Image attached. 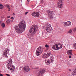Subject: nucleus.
I'll return each instance as SVG.
<instances>
[{
    "label": "nucleus",
    "instance_id": "obj_1",
    "mask_svg": "<svg viewBox=\"0 0 76 76\" xmlns=\"http://www.w3.org/2000/svg\"><path fill=\"white\" fill-rule=\"evenodd\" d=\"M18 26H16L15 28V31L18 34H20L22 32L25 30L26 25L25 21H23L20 22V23L18 25Z\"/></svg>",
    "mask_w": 76,
    "mask_h": 76
},
{
    "label": "nucleus",
    "instance_id": "obj_2",
    "mask_svg": "<svg viewBox=\"0 0 76 76\" xmlns=\"http://www.w3.org/2000/svg\"><path fill=\"white\" fill-rule=\"evenodd\" d=\"M38 30V26L34 24L32 25V26L30 28L29 32L31 34H35Z\"/></svg>",
    "mask_w": 76,
    "mask_h": 76
},
{
    "label": "nucleus",
    "instance_id": "obj_3",
    "mask_svg": "<svg viewBox=\"0 0 76 76\" xmlns=\"http://www.w3.org/2000/svg\"><path fill=\"white\" fill-rule=\"evenodd\" d=\"M44 29H45L46 31L48 32H50L51 31H53V29H52V28L50 25V24H47L46 25H45L43 27Z\"/></svg>",
    "mask_w": 76,
    "mask_h": 76
},
{
    "label": "nucleus",
    "instance_id": "obj_4",
    "mask_svg": "<svg viewBox=\"0 0 76 76\" xmlns=\"http://www.w3.org/2000/svg\"><path fill=\"white\" fill-rule=\"evenodd\" d=\"M43 51V48L41 47H39L37 49L36 54L37 56H39L40 55H41Z\"/></svg>",
    "mask_w": 76,
    "mask_h": 76
},
{
    "label": "nucleus",
    "instance_id": "obj_5",
    "mask_svg": "<svg viewBox=\"0 0 76 76\" xmlns=\"http://www.w3.org/2000/svg\"><path fill=\"white\" fill-rule=\"evenodd\" d=\"M57 6L58 7L61 9L63 8V0H59L57 3Z\"/></svg>",
    "mask_w": 76,
    "mask_h": 76
},
{
    "label": "nucleus",
    "instance_id": "obj_6",
    "mask_svg": "<svg viewBox=\"0 0 76 76\" xmlns=\"http://www.w3.org/2000/svg\"><path fill=\"white\" fill-rule=\"evenodd\" d=\"M31 15L34 17L37 18L39 16V14L38 12H34L32 13Z\"/></svg>",
    "mask_w": 76,
    "mask_h": 76
},
{
    "label": "nucleus",
    "instance_id": "obj_7",
    "mask_svg": "<svg viewBox=\"0 0 76 76\" xmlns=\"http://www.w3.org/2000/svg\"><path fill=\"white\" fill-rule=\"evenodd\" d=\"M30 70V68L28 66H26L23 68V71L24 72H28Z\"/></svg>",
    "mask_w": 76,
    "mask_h": 76
},
{
    "label": "nucleus",
    "instance_id": "obj_8",
    "mask_svg": "<svg viewBox=\"0 0 76 76\" xmlns=\"http://www.w3.org/2000/svg\"><path fill=\"white\" fill-rule=\"evenodd\" d=\"M48 12L49 13V17L50 18L52 19L53 18V14L54 13H53V11H50V10H48Z\"/></svg>",
    "mask_w": 76,
    "mask_h": 76
},
{
    "label": "nucleus",
    "instance_id": "obj_9",
    "mask_svg": "<svg viewBox=\"0 0 76 76\" xmlns=\"http://www.w3.org/2000/svg\"><path fill=\"white\" fill-rule=\"evenodd\" d=\"M8 61L9 62L7 64V67H8V69H9L12 66V59H10Z\"/></svg>",
    "mask_w": 76,
    "mask_h": 76
},
{
    "label": "nucleus",
    "instance_id": "obj_10",
    "mask_svg": "<svg viewBox=\"0 0 76 76\" xmlns=\"http://www.w3.org/2000/svg\"><path fill=\"white\" fill-rule=\"evenodd\" d=\"M45 72V69H41L40 71L38 74V76H41Z\"/></svg>",
    "mask_w": 76,
    "mask_h": 76
},
{
    "label": "nucleus",
    "instance_id": "obj_11",
    "mask_svg": "<svg viewBox=\"0 0 76 76\" xmlns=\"http://www.w3.org/2000/svg\"><path fill=\"white\" fill-rule=\"evenodd\" d=\"M50 54L51 53L50 52H48L47 54L45 53L44 55L42 56V57L43 58H47V57H49Z\"/></svg>",
    "mask_w": 76,
    "mask_h": 76
},
{
    "label": "nucleus",
    "instance_id": "obj_12",
    "mask_svg": "<svg viewBox=\"0 0 76 76\" xmlns=\"http://www.w3.org/2000/svg\"><path fill=\"white\" fill-rule=\"evenodd\" d=\"M63 24L65 26H69L71 25V22L70 21H67L63 23Z\"/></svg>",
    "mask_w": 76,
    "mask_h": 76
},
{
    "label": "nucleus",
    "instance_id": "obj_13",
    "mask_svg": "<svg viewBox=\"0 0 76 76\" xmlns=\"http://www.w3.org/2000/svg\"><path fill=\"white\" fill-rule=\"evenodd\" d=\"M9 51V49H6L4 50V55L5 57L6 58H8V56H9V54H7V52Z\"/></svg>",
    "mask_w": 76,
    "mask_h": 76
},
{
    "label": "nucleus",
    "instance_id": "obj_14",
    "mask_svg": "<svg viewBox=\"0 0 76 76\" xmlns=\"http://www.w3.org/2000/svg\"><path fill=\"white\" fill-rule=\"evenodd\" d=\"M52 48L54 50H58L57 48V44H56L55 45H54L53 46Z\"/></svg>",
    "mask_w": 76,
    "mask_h": 76
},
{
    "label": "nucleus",
    "instance_id": "obj_15",
    "mask_svg": "<svg viewBox=\"0 0 76 76\" xmlns=\"http://www.w3.org/2000/svg\"><path fill=\"white\" fill-rule=\"evenodd\" d=\"M67 53L68 55H72V50H69L67 51Z\"/></svg>",
    "mask_w": 76,
    "mask_h": 76
},
{
    "label": "nucleus",
    "instance_id": "obj_16",
    "mask_svg": "<svg viewBox=\"0 0 76 76\" xmlns=\"http://www.w3.org/2000/svg\"><path fill=\"white\" fill-rule=\"evenodd\" d=\"M57 46L58 48V50H59L60 48H62V45L61 44L57 45Z\"/></svg>",
    "mask_w": 76,
    "mask_h": 76
},
{
    "label": "nucleus",
    "instance_id": "obj_17",
    "mask_svg": "<svg viewBox=\"0 0 76 76\" xmlns=\"http://www.w3.org/2000/svg\"><path fill=\"white\" fill-rule=\"evenodd\" d=\"M49 61H50V60L48 59V60H46L45 61V62L46 63V64H50V62H49Z\"/></svg>",
    "mask_w": 76,
    "mask_h": 76
},
{
    "label": "nucleus",
    "instance_id": "obj_18",
    "mask_svg": "<svg viewBox=\"0 0 76 76\" xmlns=\"http://www.w3.org/2000/svg\"><path fill=\"white\" fill-rule=\"evenodd\" d=\"M72 75L73 76H75L76 75V68L75 69V70L72 72Z\"/></svg>",
    "mask_w": 76,
    "mask_h": 76
},
{
    "label": "nucleus",
    "instance_id": "obj_19",
    "mask_svg": "<svg viewBox=\"0 0 76 76\" xmlns=\"http://www.w3.org/2000/svg\"><path fill=\"white\" fill-rule=\"evenodd\" d=\"M4 7L3 5L2 4H0V9H2Z\"/></svg>",
    "mask_w": 76,
    "mask_h": 76
},
{
    "label": "nucleus",
    "instance_id": "obj_20",
    "mask_svg": "<svg viewBox=\"0 0 76 76\" xmlns=\"http://www.w3.org/2000/svg\"><path fill=\"white\" fill-rule=\"evenodd\" d=\"M67 32L68 33V34H72V30L70 29L69 31H68Z\"/></svg>",
    "mask_w": 76,
    "mask_h": 76
},
{
    "label": "nucleus",
    "instance_id": "obj_21",
    "mask_svg": "<svg viewBox=\"0 0 76 76\" xmlns=\"http://www.w3.org/2000/svg\"><path fill=\"white\" fill-rule=\"evenodd\" d=\"M53 60H54L53 59V56H51L50 57V60L52 63H53Z\"/></svg>",
    "mask_w": 76,
    "mask_h": 76
},
{
    "label": "nucleus",
    "instance_id": "obj_22",
    "mask_svg": "<svg viewBox=\"0 0 76 76\" xmlns=\"http://www.w3.org/2000/svg\"><path fill=\"white\" fill-rule=\"evenodd\" d=\"M1 26L3 28H4L5 26V24L4 23H2L1 24Z\"/></svg>",
    "mask_w": 76,
    "mask_h": 76
},
{
    "label": "nucleus",
    "instance_id": "obj_23",
    "mask_svg": "<svg viewBox=\"0 0 76 76\" xmlns=\"http://www.w3.org/2000/svg\"><path fill=\"white\" fill-rule=\"evenodd\" d=\"M10 22H11L10 20L8 19L7 20V23H10Z\"/></svg>",
    "mask_w": 76,
    "mask_h": 76
},
{
    "label": "nucleus",
    "instance_id": "obj_24",
    "mask_svg": "<svg viewBox=\"0 0 76 76\" xmlns=\"http://www.w3.org/2000/svg\"><path fill=\"white\" fill-rule=\"evenodd\" d=\"M5 6L7 7V8L8 9L9 8H10V6L8 4H6L5 5Z\"/></svg>",
    "mask_w": 76,
    "mask_h": 76
},
{
    "label": "nucleus",
    "instance_id": "obj_25",
    "mask_svg": "<svg viewBox=\"0 0 76 76\" xmlns=\"http://www.w3.org/2000/svg\"><path fill=\"white\" fill-rule=\"evenodd\" d=\"M45 47L46 48H48L49 47V45H47V44H46L45 45Z\"/></svg>",
    "mask_w": 76,
    "mask_h": 76
},
{
    "label": "nucleus",
    "instance_id": "obj_26",
    "mask_svg": "<svg viewBox=\"0 0 76 76\" xmlns=\"http://www.w3.org/2000/svg\"><path fill=\"white\" fill-rule=\"evenodd\" d=\"M74 47L75 49H76V43H75L74 44Z\"/></svg>",
    "mask_w": 76,
    "mask_h": 76
},
{
    "label": "nucleus",
    "instance_id": "obj_27",
    "mask_svg": "<svg viewBox=\"0 0 76 76\" xmlns=\"http://www.w3.org/2000/svg\"><path fill=\"white\" fill-rule=\"evenodd\" d=\"M29 1H27L26 2V4H29Z\"/></svg>",
    "mask_w": 76,
    "mask_h": 76
},
{
    "label": "nucleus",
    "instance_id": "obj_28",
    "mask_svg": "<svg viewBox=\"0 0 76 76\" xmlns=\"http://www.w3.org/2000/svg\"><path fill=\"white\" fill-rule=\"evenodd\" d=\"M8 12H10V7L8 8Z\"/></svg>",
    "mask_w": 76,
    "mask_h": 76
},
{
    "label": "nucleus",
    "instance_id": "obj_29",
    "mask_svg": "<svg viewBox=\"0 0 76 76\" xmlns=\"http://www.w3.org/2000/svg\"><path fill=\"white\" fill-rule=\"evenodd\" d=\"M74 30L76 31V26L74 28Z\"/></svg>",
    "mask_w": 76,
    "mask_h": 76
},
{
    "label": "nucleus",
    "instance_id": "obj_30",
    "mask_svg": "<svg viewBox=\"0 0 76 76\" xmlns=\"http://www.w3.org/2000/svg\"><path fill=\"white\" fill-rule=\"evenodd\" d=\"M28 12H25V15H27V14H28Z\"/></svg>",
    "mask_w": 76,
    "mask_h": 76
},
{
    "label": "nucleus",
    "instance_id": "obj_31",
    "mask_svg": "<svg viewBox=\"0 0 76 76\" xmlns=\"http://www.w3.org/2000/svg\"><path fill=\"white\" fill-rule=\"evenodd\" d=\"M6 75H7V76H10V75L9 74H6Z\"/></svg>",
    "mask_w": 76,
    "mask_h": 76
},
{
    "label": "nucleus",
    "instance_id": "obj_32",
    "mask_svg": "<svg viewBox=\"0 0 76 76\" xmlns=\"http://www.w3.org/2000/svg\"><path fill=\"white\" fill-rule=\"evenodd\" d=\"M69 58H71V57H72V56H69Z\"/></svg>",
    "mask_w": 76,
    "mask_h": 76
},
{
    "label": "nucleus",
    "instance_id": "obj_33",
    "mask_svg": "<svg viewBox=\"0 0 76 76\" xmlns=\"http://www.w3.org/2000/svg\"><path fill=\"white\" fill-rule=\"evenodd\" d=\"M21 69H22V67L20 66V70H21Z\"/></svg>",
    "mask_w": 76,
    "mask_h": 76
},
{
    "label": "nucleus",
    "instance_id": "obj_34",
    "mask_svg": "<svg viewBox=\"0 0 76 76\" xmlns=\"http://www.w3.org/2000/svg\"><path fill=\"white\" fill-rule=\"evenodd\" d=\"M7 18H10V16H8Z\"/></svg>",
    "mask_w": 76,
    "mask_h": 76
},
{
    "label": "nucleus",
    "instance_id": "obj_35",
    "mask_svg": "<svg viewBox=\"0 0 76 76\" xmlns=\"http://www.w3.org/2000/svg\"><path fill=\"white\" fill-rule=\"evenodd\" d=\"M11 18L13 20V17H11Z\"/></svg>",
    "mask_w": 76,
    "mask_h": 76
},
{
    "label": "nucleus",
    "instance_id": "obj_36",
    "mask_svg": "<svg viewBox=\"0 0 76 76\" xmlns=\"http://www.w3.org/2000/svg\"><path fill=\"white\" fill-rule=\"evenodd\" d=\"M10 70H13V69L12 68H11Z\"/></svg>",
    "mask_w": 76,
    "mask_h": 76
},
{
    "label": "nucleus",
    "instance_id": "obj_37",
    "mask_svg": "<svg viewBox=\"0 0 76 76\" xmlns=\"http://www.w3.org/2000/svg\"><path fill=\"white\" fill-rule=\"evenodd\" d=\"M31 0H27V1H30Z\"/></svg>",
    "mask_w": 76,
    "mask_h": 76
},
{
    "label": "nucleus",
    "instance_id": "obj_38",
    "mask_svg": "<svg viewBox=\"0 0 76 76\" xmlns=\"http://www.w3.org/2000/svg\"><path fill=\"white\" fill-rule=\"evenodd\" d=\"M1 21L0 20V24H1Z\"/></svg>",
    "mask_w": 76,
    "mask_h": 76
},
{
    "label": "nucleus",
    "instance_id": "obj_39",
    "mask_svg": "<svg viewBox=\"0 0 76 76\" xmlns=\"http://www.w3.org/2000/svg\"><path fill=\"white\" fill-rule=\"evenodd\" d=\"M12 15H13V16H14L15 14L14 13H13Z\"/></svg>",
    "mask_w": 76,
    "mask_h": 76
},
{
    "label": "nucleus",
    "instance_id": "obj_40",
    "mask_svg": "<svg viewBox=\"0 0 76 76\" xmlns=\"http://www.w3.org/2000/svg\"><path fill=\"white\" fill-rule=\"evenodd\" d=\"M69 71H71V69H69Z\"/></svg>",
    "mask_w": 76,
    "mask_h": 76
},
{
    "label": "nucleus",
    "instance_id": "obj_41",
    "mask_svg": "<svg viewBox=\"0 0 76 76\" xmlns=\"http://www.w3.org/2000/svg\"><path fill=\"white\" fill-rule=\"evenodd\" d=\"M31 39H33V38H31Z\"/></svg>",
    "mask_w": 76,
    "mask_h": 76
},
{
    "label": "nucleus",
    "instance_id": "obj_42",
    "mask_svg": "<svg viewBox=\"0 0 76 76\" xmlns=\"http://www.w3.org/2000/svg\"><path fill=\"white\" fill-rule=\"evenodd\" d=\"M12 67H13V66H12Z\"/></svg>",
    "mask_w": 76,
    "mask_h": 76
},
{
    "label": "nucleus",
    "instance_id": "obj_43",
    "mask_svg": "<svg viewBox=\"0 0 76 76\" xmlns=\"http://www.w3.org/2000/svg\"><path fill=\"white\" fill-rule=\"evenodd\" d=\"M1 40H0V41Z\"/></svg>",
    "mask_w": 76,
    "mask_h": 76
}]
</instances>
